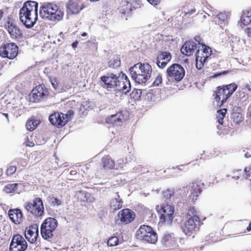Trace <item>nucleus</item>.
<instances>
[{"label":"nucleus","instance_id":"63","mask_svg":"<svg viewBox=\"0 0 251 251\" xmlns=\"http://www.w3.org/2000/svg\"><path fill=\"white\" fill-rule=\"evenodd\" d=\"M247 230L250 231L251 230V222L250 223L249 226L247 227Z\"/></svg>","mask_w":251,"mask_h":251},{"label":"nucleus","instance_id":"61","mask_svg":"<svg viewBox=\"0 0 251 251\" xmlns=\"http://www.w3.org/2000/svg\"><path fill=\"white\" fill-rule=\"evenodd\" d=\"M185 165H180V166H177V169L179 170H182L183 169H184V168H185Z\"/></svg>","mask_w":251,"mask_h":251},{"label":"nucleus","instance_id":"19","mask_svg":"<svg viewBox=\"0 0 251 251\" xmlns=\"http://www.w3.org/2000/svg\"><path fill=\"white\" fill-rule=\"evenodd\" d=\"M8 215L10 220L16 225H19L23 222V213L19 209H10Z\"/></svg>","mask_w":251,"mask_h":251},{"label":"nucleus","instance_id":"9","mask_svg":"<svg viewBox=\"0 0 251 251\" xmlns=\"http://www.w3.org/2000/svg\"><path fill=\"white\" fill-rule=\"evenodd\" d=\"M27 247V243L22 236L20 234L13 235L10 244V251H25Z\"/></svg>","mask_w":251,"mask_h":251},{"label":"nucleus","instance_id":"27","mask_svg":"<svg viewBox=\"0 0 251 251\" xmlns=\"http://www.w3.org/2000/svg\"><path fill=\"white\" fill-rule=\"evenodd\" d=\"M151 231H152V228L150 226L146 225H142L140 226L139 229L136 232L137 238L142 240L145 236L149 234Z\"/></svg>","mask_w":251,"mask_h":251},{"label":"nucleus","instance_id":"15","mask_svg":"<svg viewBox=\"0 0 251 251\" xmlns=\"http://www.w3.org/2000/svg\"><path fill=\"white\" fill-rule=\"evenodd\" d=\"M172 59L171 54L168 51H161L156 58L157 66L160 69H164Z\"/></svg>","mask_w":251,"mask_h":251},{"label":"nucleus","instance_id":"53","mask_svg":"<svg viewBox=\"0 0 251 251\" xmlns=\"http://www.w3.org/2000/svg\"><path fill=\"white\" fill-rule=\"evenodd\" d=\"M244 31L248 37H251V28L248 27Z\"/></svg>","mask_w":251,"mask_h":251},{"label":"nucleus","instance_id":"52","mask_svg":"<svg viewBox=\"0 0 251 251\" xmlns=\"http://www.w3.org/2000/svg\"><path fill=\"white\" fill-rule=\"evenodd\" d=\"M161 0H147V1L151 5H156L160 2Z\"/></svg>","mask_w":251,"mask_h":251},{"label":"nucleus","instance_id":"60","mask_svg":"<svg viewBox=\"0 0 251 251\" xmlns=\"http://www.w3.org/2000/svg\"><path fill=\"white\" fill-rule=\"evenodd\" d=\"M78 44V42L77 41H75L72 43V46L74 49H75L77 47Z\"/></svg>","mask_w":251,"mask_h":251},{"label":"nucleus","instance_id":"23","mask_svg":"<svg viewBox=\"0 0 251 251\" xmlns=\"http://www.w3.org/2000/svg\"><path fill=\"white\" fill-rule=\"evenodd\" d=\"M211 13V14H208V15L209 16L216 17L219 19L218 24L221 26H222L223 24L225 25L227 23L228 17H229V13H219L216 10L213 11Z\"/></svg>","mask_w":251,"mask_h":251},{"label":"nucleus","instance_id":"11","mask_svg":"<svg viewBox=\"0 0 251 251\" xmlns=\"http://www.w3.org/2000/svg\"><path fill=\"white\" fill-rule=\"evenodd\" d=\"M67 115L62 113L55 112L50 116L49 120L52 125L56 126L58 127H62L65 126L69 121Z\"/></svg>","mask_w":251,"mask_h":251},{"label":"nucleus","instance_id":"34","mask_svg":"<svg viewBox=\"0 0 251 251\" xmlns=\"http://www.w3.org/2000/svg\"><path fill=\"white\" fill-rule=\"evenodd\" d=\"M142 240L151 244H154L157 240V234L152 229V231H151L149 234L145 236Z\"/></svg>","mask_w":251,"mask_h":251},{"label":"nucleus","instance_id":"49","mask_svg":"<svg viewBox=\"0 0 251 251\" xmlns=\"http://www.w3.org/2000/svg\"><path fill=\"white\" fill-rule=\"evenodd\" d=\"M185 16H188V17H193L196 12V10L195 9H192L190 10H184L183 12Z\"/></svg>","mask_w":251,"mask_h":251},{"label":"nucleus","instance_id":"41","mask_svg":"<svg viewBox=\"0 0 251 251\" xmlns=\"http://www.w3.org/2000/svg\"><path fill=\"white\" fill-rule=\"evenodd\" d=\"M237 172L239 173H244V174L243 175V177L247 179L251 175V166H249L248 167H246L244 170V171L242 172L241 170H239L237 171Z\"/></svg>","mask_w":251,"mask_h":251},{"label":"nucleus","instance_id":"62","mask_svg":"<svg viewBox=\"0 0 251 251\" xmlns=\"http://www.w3.org/2000/svg\"><path fill=\"white\" fill-rule=\"evenodd\" d=\"M246 87L250 91H251V85L249 84H246Z\"/></svg>","mask_w":251,"mask_h":251},{"label":"nucleus","instance_id":"21","mask_svg":"<svg viewBox=\"0 0 251 251\" xmlns=\"http://www.w3.org/2000/svg\"><path fill=\"white\" fill-rule=\"evenodd\" d=\"M198 48L196 44L193 41H188L182 46L181 52L186 56L192 55L195 50Z\"/></svg>","mask_w":251,"mask_h":251},{"label":"nucleus","instance_id":"8","mask_svg":"<svg viewBox=\"0 0 251 251\" xmlns=\"http://www.w3.org/2000/svg\"><path fill=\"white\" fill-rule=\"evenodd\" d=\"M26 210L37 217H42L44 214V207L41 199L36 198L32 202L26 203Z\"/></svg>","mask_w":251,"mask_h":251},{"label":"nucleus","instance_id":"46","mask_svg":"<svg viewBox=\"0 0 251 251\" xmlns=\"http://www.w3.org/2000/svg\"><path fill=\"white\" fill-rule=\"evenodd\" d=\"M236 96L238 98L244 100H246L248 98V96L243 91V89L241 91H238L236 93Z\"/></svg>","mask_w":251,"mask_h":251},{"label":"nucleus","instance_id":"25","mask_svg":"<svg viewBox=\"0 0 251 251\" xmlns=\"http://www.w3.org/2000/svg\"><path fill=\"white\" fill-rule=\"evenodd\" d=\"M123 203L122 200L120 198V196L117 193L114 198L111 201L110 204V209L113 211L119 210L122 208Z\"/></svg>","mask_w":251,"mask_h":251},{"label":"nucleus","instance_id":"42","mask_svg":"<svg viewBox=\"0 0 251 251\" xmlns=\"http://www.w3.org/2000/svg\"><path fill=\"white\" fill-rule=\"evenodd\" d=\"M119 242L118 238L116 237H111L107 241V245L109 246H116Z\"/></svg>","mask_w":251,"mask_h":251},{"label":"nucleus","instance_id":"54","mask_svg":"<svg viewBox=\"0 0 251 251\" xmlns=\"http://www.w3.org/2000/svg\"><path fill=\"white\" fill-rule=\"evenodd\" d=\"M194 39L196 42L198 43V47H201V44H203L202 43H201V38L200 36H195Z\"/></svg>","mask_w":251,"mask_h":251},{"label":"nucleus","instance_id":"32","mask_svg":"<svg viewBox=\"0 0 251 251\" xmlns=\"http://www.w3.org/2000/svg\"><path fill=\"white\" fill-rule=\"evenodd\" d=\"M54 231L51 229H47L41 226V233L43 238L45 240L51 241V239L53 236Z\"/></svg>","mask_w":251,"mask_h":251},{"label":"nucleus","instance_id":"38","mask_svg":"<svg viewBox=\"0 0 251 251\" xmlns=\"http://www.w3.org/2000/svg\"><path fill=\"white\" fill-rule=\"evenodd\" d=\"M19 185L18 183H10L4 186L3 191L6 193H11L14 192L17 187Z\"/></svg>","mask_w":251,"mask_h":251},{"label":"nucleus","instance_id":"2","mask_svg":"<svg viewBox=\"0 0 251 251\" xmlns=\"http://www.w3.org/2000/svg\"><path fill=\"white\" fill-rule=\"evenodd\" d=\"M151 67L148 63H138L129 69L132 79L139 84H145L151 77Z\"/></svg>","mask_w":251,"mask_h":251},{"label":"nucleus","instance_id":"3","mask_svg":"<svg viewBox=\"0 0 251 251\" xmlns=\"http://www.w3.org/2000/svg\"><path fill=\"white\" fill-rule=\"evenodd\" d=\"M186 218L187 220L181 225V227L185 234L190 236L199 230L200 218L194 207H190L188 209Z\"/></svg>","mask_w":251,"mask_h":251},{"label":"nucleus","instance_id":"37","mask_svg":"<svg viewBox=\"0 0 251 251\" xmlns=\"http://www.w3.org/2000/svg\"><path fill=\"white\" fill-rule=\"evenodd\" d=\"M226 111L227 110L226 108L220 109L217 111V117L218 118V122L220 125H223V120L225 117Z\"/></svg>","mask_w":251,"mask_h":251},{"label":"nucleus","instance_id":"22","mask_svg":"<svg viewBox=\"0 0 251 251\" xmlns=\"http://www.w3.org/2000/svg\"><path fill=\"white\" fill-rule=\"evenodd\" d=\"M66 7L67 12L72 14H77L83 9V7L79 6L78 2L74 0H69L66 4Z\"/></svg>","mask_w":251,"mask_h":251},{"label":"nucleus","instance_id":"50","mask_svg":"<svg viewBox=\"0 0 251 251\" xmlns=\"http://www.w3.org/2000/svg\"><path fill=\"white\" fill-rule=\"evenodd\" d=\"M132 94L134 95L133 96L134 98L135 97V98L137 99L140 97L141 91L140 90L134 89L132 91Z\"/></svg>","mask_w":251,"mask_h":251},{"label":"nucleus","instance_id":"1","mask_svg":"<svg viewBox=\"0 0 251 251\" xmlns=\"http://www.w3.org/2000/svg\"><path fill=\"white\" fill-rule=\"evenodd\" d=\"M38 3L34 1L25 2L19 11L21 22L27 28H31L38 19Z\"/></svg>","mask_w":251,"mask_h":251},{"label":"nucleus","instance_id":"30","mask_svg":"<svg viewBox=\"0 0 251 251\" xmlns=\"http://www.w3.org/2000/svg\"><path fill=\"white\" fill-rule=\"evenodd\" d=\"M174 234L172 233H165L162 237V243L166 247L172 246L175 242Z\"/></svg>","mask_w":251,"mask_h":251},{"label":"nucleus","instance_id":"14","mask_svg":"<svg viewBox=\"0 0 251 251\" xmlns=\"http://www.w3.org/2000/svg\"><path fill=\"white\" fill-rule=\"evenodd\" d=\"M38 232V225L37 224L32 225L26 228L25 232V237L29 243H34L37 239Z\"/></svg>","mask_w":251,"mask_h":251},{"label":"nucleus","instance_id":"44","mask_svg":"<svg viewBox=\"0 0 251 251\" xmlns=\"http://www.w3.org/2000/svg\"><path fill=\"white\" fill-rule=\"evenodd\" d=\"M174 191L171 189H167L166 191L163 192V196L166 200L169 199L174 195Z\"/></svg>","mask_w":251,"mask_h":251},{"label":"nucleus","instance_id":"51","mask_svg":"<svg viewBox=\"0 0 251 251\" xmlns=\"http://www.w3.org/2000/svg\"><path fill=\"white\" fill-rule=\"evenodd\" d=\"M221 89L222 90H223L225 96L227 97V98L231 96V94H230V93L228 91V89L226 88V85L224 86L222 88H221Z\"/></svg>","mask_w":251,"mask_h":251},{"label":"nucleus","instance_id":"58","mask_svg":"<svg viewBox=\"0 0 251 251\" xmlns=\"http://www.w3.org/2000/svg\"><path fill=\"white\" fill-rule=\"evenodd\" d=\"M133 1L132 0H127L126 2L127 3V8H129V9H131V6L132 5V2Z\"/></svg>","mask_w":251,"mask_h":251},{"label":"nucleus","instance_id":"43","mask_svg":"<svg viewBox=\"0 0 251 251\" xmlns=\"http://www.w3.org/2000/svg\"><path fill=\"white\" fill-rule=\"evenodd\" d=\"M205 61L206 60H204V59H202L201 57L198 56V58L196 59L197 68L199 70L201 69Z\"/></svg>","mask_w":251,"mask_h":251},{"label":"nucleus","instance_id":"59","mask_svg":"<svg viewBox=\"0 0 251 251\" xmlns=\"http://www.w3.org/2000/svg\"><path fill=\"white\" fill-rule=\"evenodd\" d=\"M26 145L27 146L31 147L34 146V144L33 142H29L28 141L27 142H26Z\"/></svg>","mask_w":251,"mask_h":251},{"label":"nucleus","instance_id":"16","mask_svg":"<svg viewBox=\"0 0 251 251\" xmlns=\"http://www.w3.org/2000/svg\"><path fill=\"white\" fill-rule=\"evenodd\" d=\"M203 184L200 181H195L189 184L188 189L192 201L196 200L201 194Z\"/></svg>","mask_w":251,"mask_h":251},{"label":"nucleus","instance_id":"28","mask_svg":"<svg viewBox=\"0 0 251 251\" xmlns=\"http://www.w3.org/2000/svg\"><path fill=\"white\" fill-rule=\"evenodd\" d=\"M241 111V108L239 107H234L233 109L231 118L236 124H239L243 120V117Z\"/></svg>","mask_w":251,"mask_h":251},{"label":"nucleus","instance_id":"5","mask_svg":"<svg viewBox=\"0 0 251 251\" xmlns=\"http://www.w3.org/2000/svg\"><path fill=\"white\" fill-rule=\"evenodd\" d=\"M185 75L183 67L177 63H174L166 70V76L169 81L180 82Z\"/></svg>","mask_w":251,"mask_h":251},{"label":"nucleus","instance_id":"6","mask_svg":"<svg viewBox=\"0 0 251 251\" xmlns=\"http://www.w3.org/2000/svg\"><path fill=\"white\" fill-rule=\"evenodd\" d=\"M158 205L156 207L157 210L160 213V220L159 224H165L170 225L173 221L174 213V207L171 204H166L162 205L160 209Z\"/></svg>","mask_w":251,"mask_h":251},{"label":"nucleus","instance_id":"47","mask_svg":"<svg viewBox=\"0 0 251 251\" xmlns=\"http://www.w3.org/2000/svg\"><path fill=\"white\" fill-rule=\"evenodd\" d=\"M16 171V167L14 166H9L6 171V174L7 176H11Z\"/></svg>","mask_w":251,"mask_h":251},{"label":"nucleus","instance_id":"48","mask_svg":"<svg viewBox=\"0 0 251 251\" xmlns=\"http://www.w3.org/2000/svg\"><path fill=\"white\" fill-rule=\"evenodd\" d=\"M162 81V75H161L159 74L156 77L155 80L154 81L153 85L154 86H158L161 83Z\"/></svg>","mask_w":251,"mask_h":251},{"label":"nucleus","instance_id":"13","mask_svg":"<svg viewBox=\"0 0 251 251\" xmlns=\"http://www.w3.org/2000/svg\"><path fill=\"white\" fill-rule=\"evenodd\" d=\"M135 217V214L134 212L127 208L121 210L118 214V219L122 223L125 224L131 223L134 220Z\"/></svg>","mask_w":251,"mask_h":251},{"label":"nucleus","instance_id":"24","mask_svg":"<svg viewBox=\"0 0 251 251\" xmlns=\"http://www.w3.org/2000/svg\"><path fill=\"white\" fill-rule=\"evenodd\" d=\"M77 199L82 202H92L95 200L94 198L89 193L84 191H79L76 193Z\"/></svg>","mask_w":251,"mask_h":251},{"label":"nucleus","instance_id":"18","mask_svg":"<svg viewBox=\"0 0 251 251\" xmlns=\"http://www.w3.org/2000/svg\"><path fill=\"white\" fill-rule=\"evenodd\" d=\"M123 77H125L124 80H121L120 76L118 78V82L117 83L116 88L118 91H121L123 93L127 94L130 90L131 85L129 80L127 79V76L124 74Z\"/></svg>","mask_w":251,"mask_h":251},{"label":"nucleus","instance_id":"12","mask_svg":"<svg viewBox=\"0 0 251 251\" xmlns=\"http://www.w3.org/2000/svg\"><path fill=\"white\" fill-rule=\"evenodd\" d=\"M120 74L108 73L106 75L102 76L100 78L101 81L104 83L103 88L107 89L115 88L118 82V78Z\"/></svg>","mask_w":251,"mask_h":251},{"label":"nucleus","instance_id":"31","mask_svg":"<svg viewBox=\"0 0 251 251\" xmlns=\"http://www.w3.org/2000/svg\"><path fill=\"white\" fill-rule=\"evenodd\" d=\"M102 165L105 169H113L114 168V161L109 156H105L102 158Z\"/></svg>","mask_w":251,"mask_h":251},{"label":"nucleus","instance_id":"20","mask_svg":"<svg viewBox=\"0 0 251 251\" xmlns=\"http://www.w3.org/2000/svg\"><path fill=\"white\" fill-rule=\"evenodd\" d=\"M198 50L196 53V59L198 57H201L202 59H204L206 60L207 58L211 54V49L208 46L204 44H201V47H198Z\"/></svg>","mask_w":251,"mask_h":251},{"label":"nucleus","instance_id":"17","mask_svg":"<svg viewBox=\"0 0 251 251\" xmlns=\"http://www.w3.org/2000/svg\"><path fill=\"white\" fill-rule=\"evenodd\" d=\"M126 119V118L125 117L123 112L120 111L116 114L111 115L110 117H107L106 122L107 124L113 126H120Z\"/></svg>","mask_w":251,"mask_h":251},{"label":"nucleus","instance_id":"35","mask_svg":"<svg viewBox=\"0 0 251 251\" xmlns=\"http://www.w3.org/2000/svg\"><path fill=\"white\" fill-rule=\"evenodd\" d=\"M241 21L242 23L244 25H248L251 22V9L243 13Z\"/></svg>","mask_w":251,"mask_h":251},{"label":"nucleus","instance_id":"45","mask_svg":"<svg viewBox=\"0 0 251 251\" xmlns=\"http://www.w3.org/2000/svg\"><path fill=\"white\" fill-rule=\"evenodd\" d=\"M226 88L228 89V91L230 93L231 95L233 94V93L235 91V90L237 88V86L235 83H231L229 85H226Z\"/></svg>","mask_w":251,"mask_h":251},{"label":"nucleus","instance_id":"57","mask_svg":"<svg viewBox=\"0 0 251 251\" xmlns=\"http://www.w3.org/2000/svg\"><path fill=\"white\" fill-rule=\"evenodd\" d=\"M19 162L23 166H25L27 165V162L25 159H21Z\"/></svg>","mask_w":251,"mask_h":251},{"label":"nucleus","instance_id":"4","mask_svg":"<svg viewBox=\"0 0 251 251\" xmlns=\"http://www.w3.org/2000/svg\"><path fill=\"white\" fill-rule=\"evenodd\" d=\"M40 16L44 19L58 22L63 17L64 13L58 6L52 3H45L41 6L39 12Z\"/></svg>","mask_w":251,"mask_h":251},{"label":"nucleus","instance_id":"7","mask_svg":"<svg viewBox=\"0 0 251 251\" xmlns=\"http://www.w3.org/2000/svg\"><path fill=\"white\" fill-rule=\"evenodd\" d=\"M18 53V47L14 43H6L0 46V56L9 59H14Z\"/></svg>","mask_w":251,"mask_h":251},{"label":"nucleus","instance_id":"40","mask_svg":"<svg viewBox=\"0 0 251 251\" xmlns=\"http://www.w3.org/2000/svg\"><path fill=\"white\" fill-rule=\"evenodd\" d=\"M48 199L50 204L53 206L58 207L62 204V201L55 197L49 196Z\"/></svg>","mask_w":251,"mask_h":251},{"label":"nucleus","instance_id":"10","mask_svg":"<svg viewBox=\"0 0 251 251\" xmlns=\"http://www.w3.org/2000/svg\"><path fill=\"white\" fill-rule=\"evenodd\" d=\"M49 94L48 90L42 85H39L34 88L32 91V97L33 101L39 102L46 99Z\"/></svg>","mask_w":251,"mask_h":251},{"label":"nucleus","instance_id":"55","mask_svg":"<svg viewBox=\"0 0 251 251\" xmlns=\"http://www.w3.org/2000/svg\"><path fill=\"white\" fill-rule=\"evenodd\" d=\"M74 114V112L72 111V110H69L67 112V113L65 114V115H67L68 118H69V120H70L71 119V117Z\"/></svg>","mask_w":251,"mask_h":251},{"label":"nucleus","instance_id":"26","mask_svg":"<svg viewBox=\"0 0 251 251\" xmlns=\"http://www.w3.org/2000/svg\"><path fill=\"white\" fill-rule=\"evenodd\" d=\"M57 224L58 222L56 219L49 217L45 220L41 226L54 231Z\"/></svg>","mask_w":251,"mask_h":251},{"label":"nucleus","instance_id":"36","mask_svg":"<svg viewBox=\"0 0 251 251\" xmlns=\"http://www.w3.org/2000/svg\"><path fill=\"white\" fill-rule=\"evenodd\" d=\"M39 124V121L37 120H28L26 123V127L29 131L33 130Z\"/></svg>","mask_w":251,"mask_h":251},{"label":"nucleus","instance_id":"64","mask_svg":"<svg viewBox=\"0 0 251 251\" xmlns=\"http://www.w3.org/2000/svg\"><path fill=\"white\" fill-rule=\"evenodd\" d=\"M251 156V155L249 154L248 152L245 154V157L246 158H249V157H250Z\"/></svg>","mask_w":251,"mask_h":251},{"label":"nucleus","instance_id":"56","mask_svg":"<svg viewBox=\"0 0 251 251\" xmlns=\"http://www.w3.org/2000/svg\"><path fill=\"white\" fill-rule=\"evenodd\" d=\"M50 82H51V83L52 86H53V87L55 89H56L57 88V87H58L57 83L56 82V80H50Z\"/></svg>","mask_w":251,"mask_h":251},{"label":"nucleus","instance_id":"39","mask_svg":"<svg viewBox=\"0 0 251 251\" xmlns=\"http://www.w3.org/2000/svg\"><path fill=\"white\" fill-rule=\"evenodd\" d=\"M120 65L121 60L118 57L112 59L108 62V66L114 69L119 67Z\"/></svg>","mask_w":251,"mask_h":251},{"label":"nucleus","instance_id":"29","mask_svg":"<svg viewBox=\"0 0 251 251\" xmlns=\"http://www.w3.org/2000/svg\"><path fill=\"white\" fill-rule=\"evenodd\" d=\"M8 31L12 38L17 39L20 38L21 33L20 29L14 25L11 24L8 27Z\"/></svg>","mask_w":251,"mask_h":251},{"label":"nucleus","instance_id":"33","mask_svg":"<svg viewBox=\"0 0 251 251\" xmlns=\"http://www.w3.org/2000/svg\"><path fill=\"white\" fill-rule=\"evenodd\" d=\"M214 99L218 102L221 100V104H222L226 101L227 99V97L225 96L224 92L221 88H218L216 92V95Z\"/></svg>","mask_w":251,"mask_h":251}]
</instances>
